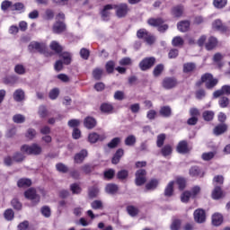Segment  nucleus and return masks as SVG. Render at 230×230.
I'll list each match as a JSON object with an SVG mask.
<instances>
[{
  "mask_svg": "<svg viewBox=\"0 0 230 230\" xmlns=\"http://www.w3.org/2000/svg\"><path fill=\"white\" fill-rule=\"evenodd\" d=\"M39 193L45 197L46 190L42 188H30L24 191V197L28 200H31L32 202V205L35 206L40 202V195H39Z\"/></svg>",
  "mask_w": 230,
  "mask_h": 230,
  "instance_id": "nucleus-1",
  "label": "nucleus"
},
{
  "mask_svg": "<svg viewBox=\"0 0 230 230\" xmlns=\"http://www.w3.org/2000/svg\"><path fill=\"white\" fill-rule=\"evenodd\" d=\"M21 152L27 155H40L42 154V146L37 143L30 145H23L21 146Z\"/></svg>",
  "mask_w": 230,
  "mask_h": 230,
  "instance_id": "nucleus-2",
  "label": "nucleus"
},
{
  "mask_svg": "<svg viewBox=\"0 0 230 230\" xmlns=\"http://www.w3.org/2000/svg\"><path fill=\"white\" fill-rule=\"evenodd\" d=\"M201 81L205 84L207 89H213L217 84H218V79L213 77L211 74H205L201 76Z\"/></svg>",
  "mask_w": 230,
  "mask_h": 230,
  "instance_id": "nucleus-3",
  "label": "nucleus"
},
{
  "mask_svg": "<svg viewBox=\"0 0 230 230\" xmlns=\"http://www.w3.org/2000/svg\"><path fill=\"white\" fill-rule=\"evenodd\" d=\"M137 36L138 39H143L144 40H146L147 44H154L155 42V37H154L145 29H140L139 31H137Z\"/></svg>",
  "mask_w": 230,
  "mask_h": 230,
  "instance_id": "nucleus-4",
  "label": "nucleus"
},
{
  "mask_svg": "<svg viewBox=\"0 0 230 230\" xmlns=\"http://www.w3.org/2000/svg\"><path fill=\"white\" fill-rule=\"evenodd\" d=\"M30 51H38L39 53H46L48 44L46 42L32 41L29 45Z\"/></svg>",
  "mask_w": 230,
  "mask_h": 230,
  "instance_id": "nucleus-5",
  "label": "nucleus"
},
{
  "mask_svg": "<svg viewBox=\"0 0 230 230\" xmlns=\"http://www.w3.org/2000/svg\"><path fill=\"white\" fill-rule=\"evenodd\" d=\"M113 10H116V15L119 19L127 17V13L129 12L128 5L127 4H115V8H113Z\"/></svg>",
  "mask_w": 230,
  "mask_h": 230,
  "instance_id": "nucleus-6",
  "label": "nucleus"
},
{
  "mask_svg": "<svg viewBox=\"0 0 230 230\" xmlns=\"http://www.w3.org/2000/svg\"><path fill=\"white\" fill-rule=\"evenodd\" d=\"M135 183L137 186H143L146 182V171L140 169L136 172Z\"/></svg>",
  "mask_w": 230,
  "mask_h": 230,
  "instance_id": "nucleus-7",
  "label": "nucleus"
},
{
  "mask_svg": "<svg viewBox=\"0 0 230 230\" xmlns=\"http://www.w3.org/2000/svg\"><path fill=\"white\" fill-rule=\"evenodd\" d=\"M149 26H155L158 28V31H166L168 30V25L163 24V20L160 18H151L148 20Z\"/></svg>",
  "mask_w": 230,
  "mask_h": 230,
  "instance_id": "nucleus-8",
  "label": "nucleus"
},
{
  "mask_svg": "<svg viewBox=\"0 0 230 230\" xmlns=\"http://www.w3.org/2000/svg\"><path fill=\"white\" fill-rule=\"evenodd\" d=\"M154 64H155V58H146L139 63V67L141 71H146L147 69H150Z\"/></svg>",
  "mask_w": 230,
  "mask_h": 230,
  "instance_id": "nucleus-9",
  "label": "nucleus"
},
{
  "mask_svg": "<svg viewBox=\"0 0 230 230\" xmlns=\"http://www.w3.org/2000/svg\"><path fill=\"white\" fill-rule=\"evenodd\" d=\"M194 220L198 224H204L206 222V211L202 208H198L194 211Z\"/></svg>",
  "mask_w": 230,
  "mask_h": 230,
  "instance_id": "nucleus-10",
  "label": "nucleus"
},
{
  "mask_svg": "<svg viewBox=\"0 0 230 230\" xmlns=\"http://www.w3.org/2000/svg\"><path fill=\"white\" fill-rule=\"evenodd\" d=\"M104 139H107L105 133L98 134L96 132H93L88 136V141L90 143H98V141H104Z\"/></svg>",
  "mask_w": 230,
  "mask_h": 230,
  "instance_id": "nucleus-11",
  "label": "nucleus"
},
{
  "mask_svg": "<svg viewBox=\"0 0 230 230\" xmlns=\"http://www.w3.org/2000/svg\"><path fill=\"white\" fill-rule=\"evenodd\" d=\"M176 150L178 154H188L191 150V147L188 145L187 141L181 140L178 143Z\"/></svg>",
  "mask_w": 230,
  "mask_h": 230,
  "instance_id": "nucleus-12",
  "label": "nucleus"
},
{
  "mask_svg": "<svg viewBox=\"0 0 230 230\" xmlns=\"http://www.w3.org/2000/svg\"><path fill=\"white\" fill-rule=\"evenodd\" d=\"M116 8V4H106L101 12L102 17L103 21H109V17H111V10H114Z\"/></svg>",
  "mask_w": 230,
  "mask_h": 230,
  "instance_id": "nucleus-13",
  "label": "nucleus"
},
{
  "mask_svg": "<svg viewBox=\"0 0 230 230\" xmlns=\"http://www.w3.org/2000/svg\"><path fill=\"white\" fill-rule=\"evenodd\" d=\"M217 45L218 40L213 36H210L205 43V48L208 49V51H211V49H215V47Z\"/></svg>",
  "mask_w": 230,
  "mask_h": 230,
  "instance_id": "nucleus-14",
  "label": "nucleus"
},
{
  "mask_svg": "<svg viewBox=\"0 0 230 230\" xmlns=\"http://www.w3.org/2000/svg\"><path fill=\"white\" fill-rule=\"evenodd\" d=\"M85 157H87V150L83 149L75 155L74 161L76 164H81V163H84Z\"/></svg>",
  "mask_w": 230,
  "mask_h": 230,
  "instance_id": "nucleus-15",
  "label": "nucleus"
},
{
  "mask_svg": "<svg viewBox=\"0 0 230 230\" xmlns=\"http://www.w3.org/2000/svg\"><path fill=\"white\" fill-rule=\"evenodd\" d=\"M177 85V81L174 78H165L163 81V87L164 89H172Z\"/></svg>",
  "mask_w": 230,
  "mask_h": 230,
  "instance_id": "nucleus-16",
  "label": "nucleus"
},
{
  "mask_svg": "<svg viewBox=\"0 0 230 230\" xmlns=\"http://www.w3.org/2000/svg\"><path fill=\"white\" fill-rule=\"evenodd\" d=\"M53 32L54 33H62L66 30V23L64 22L57 21L53 25Z\"/></svg>",
  "mask_w": 230,
  "mask_h": 230,
  "instance_id": "nucleus-17",
  "label": "nucleus"
},
{
  "mask_svg": "<svg viewBox=\"0 0 230 230\" xmlns=\"http://www.w3.org/2000/svg\"><path fill=\"white\" fill-rule=\"evenodd\" d=\"M84 125L85 128H88L91 130L92 128H94L96 127V119L93 117H87L84 119Z\"/></svg>",
  "mask_w": 230,
  "mask_h": 230,
  "instance_id": "nucleus-18",
  "label": "nucleus"
},
{
  "mask_svg": "<svg viewBox=\"0 0 230 230\" xmlns=\"http://www.w3.org/2000/svg\"><path fill=\"white\" fill-rule=\"evenodd\" d=\"M159 186V180L158 179H152L146 184V190L149 191H154V190L157 189Z\"/></svg>",
  "mask_w": 230,
  "mask_h": 230,
  "instance_id": "nucleus-19",
  "label": "nucleus"
},
{
  "mask_svg": "<svg viewBox=\"0 0 230 230\" xmlns=\"http://www.w3.org/2000/svg\"><path fill=\"white\" fill-rule=\"evenodd\" d=\"M190 175L191 177H204V171L198 166H194L190 169Z\"/></svg>",
  "mask_w": 230,
  "mask_h": 230,
  "instance_id": "nucleus-20",
  "label": "nucleus"
},
{
  "mask_svg": "<svg viewBox=\"0 0 230 230\" xmlns=\"http://www.w3.org/2000/svg\"><path fill=\"white\" fill-rule=\"evenodd\" d=\"M224 222V217L220 213H216L212 216L213 226H222Z\"/></svg>",
  "mask_w": 230,
  "mask_h": 230,
  "instance_id": "nucleus-21",
  "label": "nucleus"
},
{
  "mask_svg": "<svg viewBox=\"0 0 230 230\" xmlns=\"http://www.w3.org/2000/svg\"><path fill=\"white\" fill-rule=\"evenodd\" d=\"M222 94H230V86L229 85H225L222 87V89L217 90L214 93V98H218V96H222Z\"/></svg>",
  "mask_w": 230,
  "mask_h": 230,
  "instance_id": "nucleus-22",
  "label": "nucleus"
},
{
  "mask_svg": "<svg viewBox=\"0 0 230 230\" xmlns=\"http://www.w3.org/2000/svg\"><path fill=\"white\" fill-rule=\"evenodd\" d=\"M13 100L14 102H24V91L22 89H18L13 93Z\"/></svg>",
  "mask_w": 230,
  "mask_h": 230,
  "instance_id": "nucleus-23",
  "label": "nucleus"
},
{
  "mask_svg": "<svg viewBox=\"0 0 230 230\" xmlns=\"http://www.w3.org/2000/svg\"><path fill=\"white\" fill-rule=\"evenodd\" d=\"M224 197V192L222 191L221 187H215L212 190V199L214 200H218V199H222Z\"/></svg>",
  "mask_w": 230,
  "mask_h": 230,
  "instance_id": "nucleus-24",
  "label": "nucleus"
},
{
  "mask_svg": "<svg viewBox=\"0 0 230 230\" xmlns=\"http://www.w3.org/2000/svg\"><path fill=\"white\" fill-rule=\"evenodd\" d=\"M18 188H30L31 186V180L28 178H22L17 181Z\"/></svg>",
  "mask_w": 230,
  "mask_h": 230,
  "instance_id": "nucleus-25",
  "label": "nucleus"
},
{
  "mask_svg": "<svg viewBox=\"0 0 230 230\" xmlns=\"http://www.w3.org/2000/svg\"><path fill=\"white\" fill-rule=\"evenodd\" d=\"M124 155L125 151L123 149H118L111 159L112 164H118V163H119V160L121 159V156Z\"/></svg>",
  "mask_w": 230,
  "mask_h": 230,
  "instance_id": "nucleus-26",
  "label": "nucleus"
},
{
  "mask_svg": "<svg viewBox=\"0 0 230 230\" xmlns=\"http://www.w3.org/2000/svg\"><path fill=\"white\" fill-rule=\"evenodd\" d=\"M225 26L224 23L222 22V20L217 19L215 20L212 22V29L215 30L216 31H223V30H225Z\"/></svg>",
  "mask_w": 230,
  "mask_h": 230,
  "instance_id": "nucleus-27",
  "label": "nucleus"
},
{
  "mask_svg": "<svg viewBox=\"0 0 230 230\" xmlns=\"http://www.w3.org/2000/svg\"><path fill=\"white\" fill-rule=\"evenodd\" d=\"M173 186H175V181H169L164 190L165 197H172L173 195Z\"/></svg>",
  "mask_w": 230,
  "mask_h": 230,
  "instance_id": "nucleus-28",
  "label": "nucleus"
},
{
  "mask_svg": "<svg viewBox=\"0 0 230 230\" xmlns=\"http://www.w3.org/2000/svg\"><path fill=\"white\" fill-rule=\"evenodd\" d=\"M106 193H109V195H114V193L118 192V185L114 183H109L105 187Z\"/></svg>",
  "mask_w": 230,
  "mask_h": 230,
  "instance_id": "nucleus-29",
  "label": "nucleus"
},
{
  "mask_svg": "<svg viewBox=\"0 0 230 230\" xmlns=\"http://www.w3.org/2000/svg\"><path fill=\"white\" fill-rule=\"evenodd\" d=\"M178 30L179 31L184 32L190 30V22L182 21L178 23Z\"/></svg>",
  "mask_w": 230,
  "mask_h": 230,
  "instance_id": "nucleus-30",
  "label": "nucleus"
},
{
  "mask_svg": "<svg viewBox=\"0 0 230 230\" xmlns=\"http://www.w3.org/2000/svg\"><path fill=\"white\" fill-rule=\"evenodd\" d=\"M226 130H227V125L221 124V125L217 126L214 128V134L216 136H220V134H224V132H226Z\"/></svg>",
  "mask_w": 230,
  "mask_h": 230,
  "instance_id": "nucleus-31",
  "label": "nucleus"
},
{
  "mask_svg": "<svg viewBox=\"0 0 230 230\" xmlns=\"http://www.w3.org/2000/svg\"><path fill=\"white\" fill-rule=\"evenodd\" d=\"M174 184H177L179 190H184L186 188V179L178 177L175 179V181H172Z\"/></svg>",
  "mask_w": 230,
  "mask_h": 230,
  "instance_id": "nucleus-32",
  "label": "nucleus"
},
{
  "mask_svg": "<svg viewBox=\"0 0 230 230\" xmlns=\"http://www.w3.org/2000/svg\"><path fill=\"white\" fill-rule=\"evenodd\" d=\"M161 152L164 157H168L169 155H172V152H173V147H172L171 145H165L162 148Z\"/></svg>",
  "mask_w": 230,
  "mask_h": 230,
  "instance_id": "nucleus-33",
  "label": "nucleus"
},
{
  "mask_svg": "<svg viewBox=\"0 0 230 230\" xmlns=\"http://www.w3.org/2000/svg\"><path fill=\"white\" fill-rule=\"evenodd\" d=\"M197 66L194 63H185L183 65V72L185 73H193Z\"/></svg>",
  "mask_w": 230,
  "mask_h": 230,
  "instance_id": "nucleus-34",
  "label": "nucleus"
},
{
  "mask_svg": "<svg viewBox=\"0 0 230 230\" xmlns=\"http://www.w3.org/2000/svg\"><path fill=\"white\" fill-rule=\"evenodd\" d=\"M213 184L215 188L217 187L220 188L224 184V176L222 175L215 176L213 179Z\"/></svg>",
  "mask_w": 230,
  "mask_h": 230,
  "instance_id": "nucleus-35",
  "label": "nucleus"
},
{
  "mask_svg": "<svg viewBox=\"0 0 230 230\" xmlns=\"http://www.w3.org/2000/svg\"><path fill=\"white\" fill-rule=\"evenodd\" d=\"M213 4L215 8L221 10L222 8H226L227 0H214Z\"/></svg>",
  "mask_w": 230,
  "mask_h": 230,
  "instance_id": "nucleus-36",
  "label": "nucleus"
},
{
  "mask_svg": "<svg viewBox=\"0 0 230 230\" xmlns=\"http://www.w3.org/2000/svg\"><path fill=\"white\" fill-rule=\"evenodd\" d=\"M160 114L164 118H169V116H172V109L168 106H164L160 110Z\"/></svg>",
  "mask_w": 230,
  "mask_h": 230,
  "instance_id": "nucleus-37",
  "label": "nucleus"
},
{
  "mask_svg": "<svg viewBox=\"0 0 230 230\" xmlns=\"http://www.w3.org/2000/svg\"><path fill=\"white\" fill-rule=\"evenodd\" d=\"M114 175H116V171H114V169H108L104 171V179L106 181H111L114 178Z\"/></svg>",
  "mask_w": 230,
  "mask_h": 230,
  "instance_id": "nucleus-38",
  "label": "nucleus"
},
{
  "mask_svg": "<svg viewBox=\"0 0 230 230\" xmlns=\"http://www.w3.org/2000/svg\"><path fill=\"white\" fill-rule=\"evenodd\" d=\"M38 114L40 118H48L49 112L48 111L46 106H40L38 110Z\"/></svg>",
  "mask_w": 230,
  "mask_h": 230,
  "instance_id": "nucleus-39",
  "label": "nucleus"
},
{
  "mask_svg": "<svg viewBox=\"0 0 230 230\" xmlns=\"http://www.w3.org/2000/svg\"><path fill=\"white\" fill-rule=\"evenodd\" d=\"M190 199H193L191 196V192H190L189 190H186L183 193H181V202H183V203L190 202Z\"/></svg>",
  "mask_w": 230,
  "mask_h": 230,
  "instance_id": "nucleus-40",
  "label": "nucleus"
},
{
  "mask_svg": "<svg viewBox=\"0 0 230 230\" xmlns=\"http://www.w3.org/2000/svg\"><path fill=\"white\" fill-rule=\"evenodd\" d=\"M61 58L66 66L71 64V54L69 52H63L61 54Z\"/></svg>",
  "mask_w": 230,
  "mask_h": 230,
  "instance_id": "nucleus-41",
  "label": "nucleus"
},
{
  "mask_svg": "<svg viewBox=\"0 0 230 230\" xmlns=\"http://www.w3.org/2000/svg\"><path fill=\"white\" fill-rule=\"evenodd\" d=\"M13 121L18 124L24 123V121H26V117L22 114H16L13 116Z\"/></svg>",
  "mask_w": 230,
  "mask_h": 230,
  "instance_id": "nucleus-42",
  "label": "nucleus"
},
{
  "mask_svg": "<svg viewBox=\"0 0 230 230\" xmlns=\"http://www.w3.org/2000/svg\"><path fill=\"white\" fill-rule=\"evenodd\" d=\"M49 46L50 49H52V51H55L56 53H60V51H62V46H60L58 41H52Z\"/></svg>",
  "mask_w": 230,
  "mask_h": 230,
  "instance_id": "nucleus-43",
  "label": "nucleus"
},
{
  "mask_svg": "<svg viewBox=\"0 0 230 230\" xmlns=\"http://www.w3.org/2000/svg\"><path fill=\"white\" fill-rule=\"evenodd\" d=\"M183 8L181 5L175 6L172 11V13L173 15V17H181V15H182V12H183Z\"/></svg>",
  "mask_w": 230,
  "mask_h": 230,
  "instance_id": "nucleus-44",
  "label": "nucleus"
},
{
  "mask_svg": "<svg viewBox=\"0 0 230 230\" xmlns=\"http://www.w3.org/2000/svg\"><path fill=\"white\" fill-rule=\"evenodd\" d=\"M172 46H175L176 48H179L180 46H182L184 44V40L181 38L180 36H176L172 40Z\"/></svg>",
  "mask_w": 230,
  "mask_h": 230,
  "instance_id": "nucleus-45",
  "label": "nucleus"
},
{
  "mask_svg": "<svg viewBox=\"0 0 230 230\" xmlns=\"http://www.w3.org/2000/svg\"><path fill=\"white\" fill-rule=\"evenodd\" d=\"M93 76L95 80H100L102 78V76H103V69H102V68L93 69Z\"/></svg>",
  "mask_w": 230,
  "mask_h": 230,
  "instance_id": "nucleus-46",
  "label": "nucleus"
},
{
  "mask_svg": "<svg viewBox=\"0 0 230 230\" xmlns=\"http://www.w3.org/2000/svg\"><path fill=\"white\" fill-rule=\"evenodd\" d=\"M14 73H16V75H25L26 74V67H24L21 64H18L14 66Z\"/></svg>",
  "mask_w": 230,
  "mask_h": 230,
  "instance_id": "nucleus-47",
  "label": "nucleus"
},
{
  "mask_svg": "<svg viewBox=\"0 0 230 230\" xmlns=\"http://www.w3.org/2000/svg\"><path fill=\"white\" fill-rule=\"evenodd\" d=\"M128 177V171L127 170L119 171L117 173V179H119V181H125V179H127Z\"/></svg>",
  "mask_w": 230,
  "mask_h": 230,
  "instance_id": "nucleus-48",
  "label": "nucleus"
},
{
  "mask_svg": "<svg viewBox=\"0 0 230 230\" xmlns=\"http://www.w3.org/2000/svg\"><path fill=\"white\" fill-rule=\"evenodd\" d=\"M203 118H204L205 121H211V119H213V118H215V112H213L211 111H206L203 112Z\"/></svg>",
  "mask_w": 230,
  "mask_h": 230,
  "instance_id": "nucleus-49",
  "label": "nucleus"
},
{
  "mask_svg": "<svg viewBox=\"0 0 230 230\" xmlns=\"http://www.w3.org/2000/svg\"><path fill=\"white\" fill-rule=\"evenodd\" d=\"M114 107L111 103H103L101 106L102 112H112Z\"/></svg>",
  "mask_w": 230,
  "mask_h": 230,
  "instance_id": "nucleus-50",
  "label": "nucleus"
},
{
  "mask_svg": "<svg viewBox=\"0 0 230 230\" xmlns=\"http://www.w3.org/2000/svg\"><path fill=\"white\" fill-rule=\"evenodd\" d=\"M135 144H136V137L134 135H130L125 139V145L127 146H133V145Z\"/></svg>",
  "mask_w": 230,
  "mask_h": 230,
  "instance_id": "nucleus-51",
  "label": "nucleus"
},
{
  "mask_svg": "<svg viewBox=\"0 0 230 230\" xmlns=\"http://www.w3.org/2000/svg\"><path fill=\"white\" fill-rule=\"evenodd\" d=\"M35 136H37V131L33 128H29L27 129L26 133H25V137H27V139H33L35 137Z\"/></svg>",
  "mask_w": 230,
  "mask_h": 230,
  "instance_id": "nucleus-52",
  "label": "nucleus"
},
{
  "mask_svg": "<svg viewBox=\"0 0 230 230\" xmlns=\"http://www.w3.org/2000/svg\"><path fill=\"white\" fill-rule=\"evenodd\" d=\"M114 100H118L119 102H121L122 100H125V92L123 91H116L113 95Z\"/></svg>",
  "mask_w": 230,
  "mask_h": 230,
  "instance_id": "nucleus-53",
  "label": "nucleus"
},
{
  "mask_svg": "<svg viewBox=\"0 0 230 230\" xmlns=\"http://www.w3.org/2000/svg\"><path fill=\"white\" fill-rule=\"evenodd\" d=\"M190 195L192 199H195L197 196L200 195V186L196 185L191 188Z\"/></svg>",
  "mask_w": 230,
  "mask_h": 230,
  "instance_id": "nucleus-54",
  "label": "nucleus"
},
{
  "mask_svg": "<svg viewBox=\"0 0 230 230\" xmlns=\"http://www.w3.org/2000/svg\"><path fill=\"white\" fill-rule=\"evenodd\" d=\"M58 94H60L58 88H54L49 92V96L50 100H57V98H58Z\"/></svg>",
  "mask_w": 230,
  "mask_h": 230,
  "instance_id": "nucleus-55",
  "label": "nucleus"
},
{
  "mask_svg": "<svg viewBox=\"0 0 230 230\" xmlns=\"http://www.w3.org/2000/svg\"><path fill=\"white\" fill-rule=\"evenodd\" d=\"M93 209H103V202L102 200H94L91 203Z\"/></svg>",
  "mask_w": 230,
  "mask_h": 230,
  "instance_id": "nucleus-56",
  "label": "nucleus"
},
{
  "mask_svg": "<svg viewBox=\"0 0 230 230\" xmlns=\"http://www.w3.org/2000/svg\"><path fill=\"white\" fill-rule=\"evenodd\" d=\"M119 143H121V138L115 137L110 143H108V146L109 148H116Z\"/></svg>",
  "mask_w": 230,
  "mask_h": 230,
  "instance_id": "nucleus-57",
  "label": "nucleus"
},
{
  "mask_svg": "<svg viewBox=\"0 0 230 230\" xmlns=\"http://www.w3.org/2000/svg\"><path fill=\"white\" fill-rule=\"evenodd\" d=\"M165 139H166V135H164V134L158 135L157 140H156V145L159 148H161V146H163V145H164Z\"/></svg>",
  "mask_w": 230,
  "mask_h": 230,
  "instance_id": "nucleus-58",
  "label": "nucleus"
},
{
  "mask_svg": "<svg viewBox=\"0 0 230 230\" xmlns=\"http://www.w3.org/2000/svg\"><path fill=\"white\" fill-rule=\"evenodd\" d=\"M127 211H128V215H130V217H136V215H137V213H139V210L137 209V208H136L134 206H128L127 208Z\"/></svg>",
  "mask_w": 230,
  "mask_h": 230,
  "instance_id": "nucleus-59",
  "label": "nucleus"
},
{
  "mask_svg": "<svg viewBox=\"0 0 230 230\" xmlns=\"http://www.w3.org/2000/svg\"><path fill=\"white\" fill-rule=\"evenodd\" d=\"M56 169L58 170V172H60L61 173H66V172L69 170L67 168V165L59 163L56 165Z\"/></svg>",
  "mask_w": 230,
  "mask_h": 230,
  "instance_id": "nucleus-60",
  "label": "nucleus"
},
{
  "mask_svg": "<svg viewBox=\"0 0 230 230\" xmlns=\"http://www.w3.org/2000/svg\"><path fill=\"white\" fill-rule=\"evenodd\" d=\"M24 154L25 153H19V152H16L14 153L13 155V160L15 161V163H21V161H24Z\"/></svg>",
  "mask_w": 230,
  "mask_h": 230,
  "instance_id": "nucleus-61",
  "label": "nucleus"
},
{
  "mask_svg": "<svg viewBox=\"0 0 230 230\" xmlns=\"http://www.w3.org/2000/svg\"><path fill=\"white\" fill-rule=\"evenodd\" d=\"M171 230H179L181 229V220L174 219L171 224Z\"/></svg>",
  "mask_w": 230,
  "mask_h": 230,
  "instance_id": "nucleus-62",
  "label": "nucleus"
},
{
  "mask_svg": "<svg viewBox=\"0 0 230 230\" xmlns=\"http://www.w3.org/2000/svg\"><path fill=\"white\" fill-rule=\"evenodd\" d=\"M201 157L203 161H211L215 157V154L213 152L203 153Z\"/></svg>",
  "mask_w": 230,
  "mask_h": 230,
  "instance_id": "nucleus-63",
  "label": "nucleus"
},
{
  "mask_svg": "<svg viewBox=\"0 0 230 230\" xmlns=\"http://www.w3.org/2000/svg\"><path fill=\"white\" fill-rule=\"evenodd\" d=\"M4 217L5 220H13V217H14L13 210L10 208L5 210Z\"/></svg>",
  "mask_w": 230,
  "mask_h": 230,
  "instance_id": "nucleus-64",
  "label": "nucleus"
}]
</instances>
